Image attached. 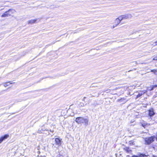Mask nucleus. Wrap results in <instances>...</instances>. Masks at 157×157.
I'll return each mask as SVG.
<instances>
[{
    "mask_svg": "<svg viewBox=\"0 0 157 157\" xmlns=\"http://www.w3.org/2000/svg\"><path fill=\"white\" fill-rule=\"evenodd\" d=\"M75 121L78 124L85 123L86 125L88 124V120L82 117H78L76 118Z\"/></svg>",
    "mask_w": 157,
    "mask_h": 157,
    "instance_id": "1",
    "label": "nucleus"
},
{
    "mask_svg": "<svg viewBox=\"0 0 157 157\" xmlns=\"http://www.w3.org/2000/svg\"><path fill=\"white\" fill-rule=\"evenodd\" d=\"M121 21L122 20L120 16L116 18L114 21V24L113 25V28H114L115 27L117 26L121 22Z\"/></svg>",
    "mask_w": 157,
    "mask_h": 157,
    "instance_id": "2",
    "label": "nucleus"
},
{
    "mask_svg": "<svg viewBox=\"0 0 157 157\" xmlns=\"http://www.w3.org/2000/svg\"><path fill=\"white\" fill-rule=\"evenodd\" d=\"M154 138L152 136L146 138L145 139V143L147 144H151L154 141Z\"/></svg>",
    "mask_w": 157,
    "mask_h": 157,
    "instance_id": "3",
    "label": "nucleus"
},
{
    "mask_svg": "<svg viewBox=\"0 0 157 157\" xmlns=\"http://www.w3.org/2000/svg\"><path fill=\"white\" fill-rule=\"evenodd\" d=\"M121 20L124 19H126L131 18L132 16L131 14H128L125 15H122L120 16Z\"/></svg>",
    "mask_w": 157,
    "mask_h": 157,
    "instance_id": "4",
    "label": "nucleus"
},
{
    "mask_svg": "<svg viewBox=\"0 0 157 157\" xmlns=\"http://www.w3.org/2000/svg\"><path fill=\"white\" fill-rule=\"evenodd\" d=\"M9 16H11L12 14H14L16 12V10L13 9H10L6 11Z\"/></svg>",
    "mask_w": 157,
    "mask_h": 157,
    "instance_id": "5",
    "label": "nucleus"
},
{
    "mask_svg": "<svg viewBox=\"0 0 157 157\" xmlns=\"http://www.w3.org/2000/svg\"><path fill=\"white\" fill-rule=\"evenodd\" d=\"M39 20L38 18H36L35 19H31L29 20L28 21V24H33L34 23H36L37 21Z\"/></svg>",
    "mask_w": 157,
    "mask_h": 157,
    "instance_id": "6",
    "label": "nucleus"
},
{
    "mask_svg": "<svg viewBox=\"0 0 157 157\" xmlns=\"http://www.w3.org/2000/svg\"><path fill=\"white\" fill-rule=\"evenodd\" d=\"M9 137L8 135H5L3 136H2L0 138V144L5 139H7Z\"/></svg>",
    "mask_w": 157,
    "mask_h": 157,
    "instance_id": "7",
    "label": "nucleus"
},
{
    "mask_svg": "<svg viewBox=\"0 0 157 157\" xmlns=\"http://www.w3.org/2000/svg\"><path fill=\"white\" fill-rule=\"evenodd\" d=\"M147 92V90L139 91V92H138L139 94L137 96L136 98H138L140 97L143 94H144L145 93H146Z\"/></svg>",
    "mask_w": 157,
    "mask_h": 157,
    "instance_id": "8",
    "label": "nucleus"
},
{
    "mask_svg": "<svg viewBox=\"0 0 157 157\" xmlns=\"http://www.w3.org/2000/svg\"><path fill=\"white\" fill-rule=\"evenodd\" d=\"M61 140H62V139L60 140L59 138H56L55 139V141L56 144L59 146L61 144Z\"/></svg>",
    "mask_w": 157,
    "mask_h": 157,
    "instance_id": "9",
    "label": "nucleus"
},
{
    "mask_svg": "<svg viewBox=\"0 0 157 157\" xmlns=\"http://www.w3.org/2000/svg\"><path fill=\"white\" fill-rule=\"evenodd\" d=\"M124 150L127 152L130 153L132 151L128 147H125L124 148Z\"/></svg>",
    "mask_w": 157,
    "mask_h": 157,
    "instance_id": "10",
    "label": "nucleus"
},
{
    "mask_svg": "<svg viewBox=\"0 0 157 157\" xmlns=\"http://www.w3.org/2000/svg\"><path fill=\"white\" fill-rule=\"evenodd\" d=\"M9 16L7 12V11L5 12L4 13H3L1 16V17H8Z\"/></svg>",
    "mask_w": 157,
    "mask_h": 157,
    "instance_id": "11",
    "label": "nucleus"
},
{
    "mask_svg": "<svg viewBox=\"0 0 157 157\" xmlns=\"http://www.w3.org/2000/svg\"><path fill=\"white\" fill-rule=\"evenodd\" d=\"M155 113L152 109H150L149 111V115L150 116H151L154 115Z\"/></svg>",
    "mask_w": 157,
    "mask_h": 157,
    "instance_id": "12",
    "label": "nucleus"
},
{
    "mask_svg": "<svg viewBox=\"0 0 157 157\" xmlns=\"http://www.w3.org/2000/svg\"><path fill=\"white\" fill-rule=\"evenodd\" d=\"M151 72H152L155 75H157V69H154L151 70Z\"/></svg>",
    "mask_w": 157,
    "mask_h": 157,
    "instance_id": "13",
    "label": "nucleus"
},
{
    "mask_svg": "<svg viewBox=\"0 0 157 157\" xmlns=\"http://www.w3.org/2000/svg\"><path fill=\"white\" fill-rule=\"evenodd\" d=\"M45 130H44L43 129H41L40 130L39 129L37 131V132L39 133H42V132L44 131Z\"/></svg>",
    "mask_w": 157,
    "mask_h": 157,
    "instance_id": "14",
    "label": "nucleus"
},
{
    "mask_svg": "<svg viewBox=\"0 0 157 157\" xmlns=\"http://www.w3.org/2000/svg\"><path fill=\"white\" fill-rule=\"evenodd\" d=\"M11 84V83H10L9 82H7L6 83H4V86L5 87H6L10 85V84Z\"/></svg>",
    "mask_w": 157,
    "mask_h": 157,
    "instance_id": "15",
    "label": "nucleus"
},
{
    "mask_svg": "<svg viewBox=\"0 0 157 157\" xmlns=\"http://www.w3.org/2000/svg\"><path fill=\"white\" fill-rule=\"evenodd\" d=\"M139 155V157H147V155H145V154H140V155Z\"/></svg>",
    "mask_w": 157,
    "mask_h": 157,
    "instance_id": "16",
    "label": "nucleus"
},
{
    "mask_svg": "<svg viewBox=\"0 0 157 157\" xmlns=\"http://www.w3.org/2000/svg\"><path fill=\"white\" fill-rule=\"evenodd\" d=\"M153 60H157V56L154 57L153 59Z\"/></svg>",
    "mask_w": 157,
    "mask_h": 157,
    "instance_id": "17",
    "label": "nucleus"
},
{
    "mask_svg": "<svg viewBox=\"0 0 157 157\" xmlns=\"http://www.w3.org/2000/svg\"><path fill=\"white\" fill-rule=\"evenodd\" d=\"M133 143H134V142H132V141H130L129 142V143L130 144H133Z\"/></svg>",
    "mask_w": 157,
    "mask_h": 157,
    "instance_id": "18",
    "label": "nucleus"
},
{
    "mask_svg": "<svg viewBox=\"0 0 157 157\" xmlns=\"http://www.w3.org/2000/svg\"><path fill=\"white\" fill-rule=\"evenodd\" d=\"M132 157H139V155L137 156L133 155Z\"/></svg>",
    "mask_w": 157,
    "mask_h": 157,
    "instance_id": "19",
    "label": "nucleus"
},
{
    "mask_svg": "<svg viewBox=\"0 0 157 157\" xmlns=\"http://www.w3.org/2000/svg\"><path fill=\"white\" fill-rule=\"evenodd\" d=\"M135 121L134 120H132L131 121V122H133Z\"/></svg>",
    "mask_w": 157,
    "mask_h": 157,
    "instance_id": "20",
    "label": "nucleus"
},
{
    "mask_svg": "<svg viewBox=\"0 0 157 157\" xmlns=\"http://www.w3.org/2000/svg\"><path fill=\"white\" fill-rule=\"evenodd\" d=\"M49 131H50V132H54V131H53V130H49Z\"/></svg>",
    "mask_w": 157,
    "mask_h": 157,
    "instance_id": "21",
    "label": "nucleus"
},
{
    "mask_svg": "<svg viewBox=\"0 0 157 157\" xmlns=\"http://www.w3.org/2000/svg\"><path fill=\"white\" fill-rule=\"evenodd\" d=\"M155 43H156L155 45H157V40L155 42Z\"/></svg>",
    "mask_w": 157,
    "mask_h": 157,
    "instance_id": "22",
    "label": "nucleus"
},
{
    "mask_svg": "<svg viewBox=\"0 0 157 157\" xmlns=\"http://www.w3.org/2000/svg\"><path fill=\"white\" fill-rule=\"evenodd\" d=\"M124 100V98H121V100Z\"/></svg>",
    "mask_w": 157,
    "mask_h": 157,
    "instance_id": "23",
    "label": "nucleus"
},
{
    "mask_svg": "<svg viewBox=\"0 0 157 157\" xmlns=\"http://www.w3.org/2000/svg\"><path fill=\"white\" fill-rule=\"evenodd\" d=\"M153 89V87L151 89V90H152Z\"/></svg>",
    "mask_w": 157,
    "mask_h": 157,
    "instance_id": "24",
    "label": "nucleus"
},
{
    "mask_svg": "<svg viewBox=\"0 0 157 157\" xmlns=\"http://www.w3.org/2000/svg\"><path fill=\"white\" fill-rule=\"evenodd\" d=\"M83 105H84V104H82V105H81L82 106H83Z\"/></svg>",
    "mask_w": 157,
    "mask_h": 157,
    "instance_id": "25",
    "label": "nucleus"
},
{
    "mask_svg": "<svg viewBox=\"0 0 157 157\" xmlns=\"http://www.w3.org/2000/svg\"><path fill=\"white\" fill-rule=\"evenodd\" d=\"M154 87H157V85H155V86H154Z\"/></svg>",
    "mask_w": 157,
    "mask_h": 157,
    "instance_id": "26",
    "label": "nucleus"
},
{
    "mask_svg": "<svg viewBox=\"0 0 157 157\" xmlns=\"http://www.w3.org/2000/svg\"><path fill=\"white\" fill-rule=\"evenodd\" d=\"M152 157H156V156H155L153 155V156H152Z\"/></svg>",
    "mask_w": 157,
    "mask_h": 157,
    "instance_id": "27",
    "label": "nucleus"
}]
</instances>
